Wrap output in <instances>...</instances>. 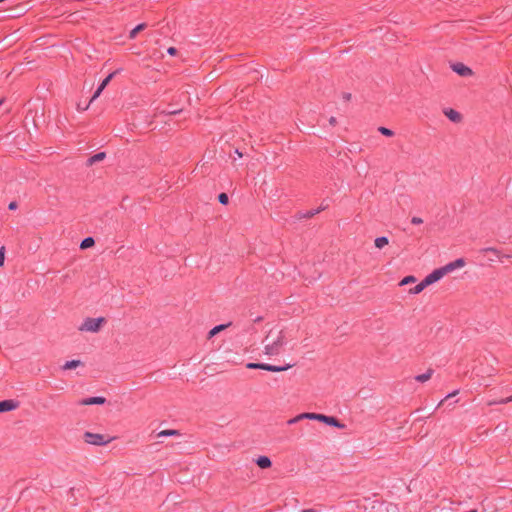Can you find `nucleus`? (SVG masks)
Returning <instances> with one entry per match:
<instances>
[{
	"label": "nucleus",
	"mask_w": 512,
	"mask_h": 512,
	"mask_svg": "<svg viewBox=\"0 0 512 512\" xmlns=\"http://www.w3.org/2000/svg\"><path fill=\"white\" fill-rule=\"evenodd\" d=\"M264 342L266 343L264 346L266 355L276 356L280 354L281 349L286 344L284 331L279 330L274 333L273 330H270L265 337Z\"/></svg>",
	"instance_id": "nucleus-1"
},
{
	"label": "nucleus",
	"mask_w": 512,
	"mask_h": 512,
	"mask_svg": "<svg viewBox=\"0 0 512 512\" xmlns=\"http://www.w3.org/2000/svg\"><path fill=\"white\" fill-rule=\"evenodd\" d=\"M302 417H305L306 419L310 420H317L319 422H323L326 425L333 426L339 429H344L346 426L345 424L341 423L336 417L334 416H328L324 414L319 413H302Z\"/></svg>",
	"instance_id": "nucleus-2"
},
{
	"label": "nucleus",
	"mask_w": 512,
	"mask_h": 512,
	"mask_svg": "<svg viewBox=\"0 0 512 512\" xmlns=\"http://www.w3.org/2000/svg\"><path fill=\"white\" fill-rule=\"evenodd\" d=\"M106 322L104 317L98 318H86L84 322L79 327L80 331H88V332H98L103 323Z\"/></svg>",
	"instance_id": "nucleus-3"
},
{
	"label": "nucleus",
	"mask_w": 512,
	"mask_h": 512,
	"mask_svg": "<svg viewBox=\"0 0 512 512\" xmlns=\"http://www.w3.org/2000/svg\"><path fill=\"white\" fill-rule=\"evenodd\" d=\"M84 440L88 444L97 445V446L105 445L109 442V440L105 439V436L103 434L91 433V432H85Z\"/></svg>",
	"instance_id": "nucleus-4"
},
{
	"label": "nucleus",
	"mask_w": 512,
	"mask_h": 512,
	"mask_svg": "<svg viewBox=\"0 0 512 512\" xmlns=\"http://www.w3.org/2000/svg\"><path fill=\"white\" fill-rule=\"evenodd\" d=\"M445 275H446V273L442 267L437 268L424 278V283L429 286V285L439 281Z\"/></svg>",
	"instance_id": "nucleus-5"
},
{
	"label": "nucleus",
	"mask_w": 512,
	"mask_h": 512,
	"mask_svg": "<svg viewBox=\"0 0 512 512\" xmlns=\"http://www.w3.org/2000/svg\"><path fill=\"white\" fill-rule=\"evenodd\" d=\"M444 115L453 123V124H461L462 123V115L458 111L452 108H445L443 110Z\"/></svg>",
	"instance_id": "nucleus-6"
},
{
	"label": "nucleus",
	"mask_w": 512,
	"mask_h": 512,
	"mask_svg": "<svg viewBox=\"0 0 512 512\" xmlns=\"http://www.w3.org/2000/svg\"><path fill=\"white\" fill-rule=\"evenodd\" d=\"M116 74V72H113L111 74H109L102 82L101 84L99 85V87L97 88V90L95 91L94 95L92 96V98L90 99L89 101V104H91L92 102H94L102 93V91L105 89V87L109 84V82L112 80V78L114 77V75Z\"/></svg>",
	"instance_id": "nucleus-7"
},
{
	"label": "nucleus",
	"mask_w": 512,
	"mask_h": 512,
	"mask_svg": "<svg viewBox=\"0 0 512 512\" xmlns=\"http://www.w3.org/2000/svg\"><path fill=\"white\" fill-rule=\"evenodd\" d=\"M19 402L13 399L0 401V413L9 412L18 408Z\"/></svg>",
	"instance_id": "nucleus-8"
},
{
	"label": "nucleus",
	"mask_w": 512,
	"mask_h": 512,
	"mask_svg": "<svg viewBox=\"0 0 512 512\" xmlns=\"http://www.w3.org/2000/svg\"><path fill=\"white\" fill-rule=\"evenodd\" d=\"M465 266V260L463 258H458L448 264H446L445 266H443V270L445 271L446 274L458 269V268H462Z\"/></svg>",
	"instance_id": "nucleus-9"
},
{
	"label": "nucleus",
	"mask_w": 512,
	"mask_h": 512,
	"mask_svg": "<svg viewBox=\"0 0 512 512\" xmlns=\"http://www.w3.org/2000/svg\"><path fill=\"white\" fill-rule=\"evenodd\" d=\"M452 69L454 72H456L458 75L462 76V77H469L473 74L472 70L462 64V63H456L452 66Z\"/></svg>",
	"instance_id": "nucleus-10"
},
{
	"label": "nucleus",
	"mask_w": 512,
	"mask_h": 512,
	"mask_svg": "<svg viewBox=\"0 0 512 512\" xmlns=\"http://www.w3.org/2000/svg\"><path fill=\"white\" fill-rule=\"evenodd\" d=\"M261 366H262L261 370H266V371H269V372H282V371H286V370L290 369L294 365L293 364H286L284 366H277V365L261 363Z\"/></svg>",
	"instance_id": "nucleus-11"
},
{
	"label": "nucleus",
	"mask_w": 512,
	"mask_h": 512,
	"mask_svg": "<svg viewBox=\"0 0 512 512\" xmlns=\"http://www.w3.org/2000/svg\"><path fill=\"white\" fill-rule=\"evenodd\" d=\"M106 403V398L102 396H94L82 399L80 405H103Z\"/></svg>",
	"instance_id": "nucleus-12"
},
{
	"label": "nucleus",
	"mask_w": 512,
	"mask_h": 512,
	"mask_svg": "<svg viewBox=\"0 0 512 512\" xmlns=\"http://www.w3.org/2000/svg\"><path fill=\"white\" fill-rule=\"evenodd\" d=\"M255 463L261 469H268L272 466V461L268 456H259Z\"/></svg>",
	"instance_id": "nucleus-13"
},
{
	"label": "nucleus",
	"mask_w": 512,
	"mask_h": 512,
	"mask_svg": "<svg viewBox=\"0 0 512 512\" xmlns=\"http://www.w3.org/2000/svg\"><path fill=\"white\" fill-rule=\"evenodd\" d=\"M232 325V322H228L226 324H220V325H216L215 327H213L209 332H208V336L207 338L208 339H211L213 338L216 334H218L219 332L225 330L226 328L230 327Z\"/></svg>",
	"instance_id": "nucleus-14"
},
{
	"label": "nucleus",
	"mask_w": 512,
	"mask_h": 512,
	"mask_svg": "<svg viewBox=\"0 0 512 512\" xmlns=\"http://www.w3.org/2000/svg\"><path fill=\"white\" fill-rule=\"evenodd\" d=\"M324 209V207H319L317 209H311V210H308L306 212H298L297 213V218L298 219H303V218H312L313 216H315L316 214H318L320 211H322Z\"/></svg>",
	"instance_id": "nucleus-15"
},
{
	"label": "nucleus",
	"mask_w": 512,
	"mask_h": 512,
	"mask_svg": "<svg viewBox=\"0 0 512 512\" xmlns=\"http://www.w3.org/2000/svg\"><path fill=\"white\" fill-rule=\"evenodd\" d=\"M105 157H106L105 152H98L95 155L88 158L87 165L91 166L99 161H102L103 159H105Z\"/></svg>",
	"instance_id": "nucleus-16"
},
{
	"label": "nucleus",
	"mask_w": 512,
	"mask_h": 512,
	"mask_svg": "<svg viewBox=\"0 0 512 512\" xmlns=\"http://www.w3.org/2000/svg\"><path fill=\"white\" fill-rule=\"evenodd\" d=\"M433 373H434L433 369H428L425 373L417 375L415 377V380L418 381V382L424 383V382L428 381L431 378Z\"/></svg>",
	"instance_id": "nucleus-17"
},
{
	"label": "nucleus",
	"mask_w": 512,
	"mask_h": 512,
	"mask_svg": "<svg viewBox=\"0 0 512 512\" xmlns=\"http://www.w3.org/2000/svg\"><path fill=\"white\" fill-rule=\"evenodd\" d=\"M95 244V240L93 237H86L84 238L81 243H80V249H87V248H90L92 246H94Z\"/></svg>",
	"instance_id": "nucleus-18"
},
{
	"label": "nucleus",
	"mask_w": 512,
	"mask_h": 512,
	"mask_svg": "<svg viewBox=\"0 0 512 512\" xmlns=\"http://www.w3.org/2000/svg\"><path fill=\"white\" fill-rule=\"evenodd\" d=\"M389 240L385 236L377 237L374 241L375 247L378 249H382L386 245H388Z\"/></svg>",
	"instance_id": "nucleus-19"
},
{
	"label": "nucleus",
	"mask_w": 512,
	"mask_h": 512,
	"mask_svg": "<svg viewBox=\"0 0 512 512\" xmlns=\"http://www.w3.org/2000/svg\"><path fill=\"white\" fill-rule=\"evenodd\" d=\"M82 365V362L80 360H70V361H67L62 369L63 370H70V369H74L78 366Z\"/></svg>",
	"instance_id": "nucleus-20"
},
{
	"label": "nucleus",
	"mask_w": 512,
	"mask_h": 512,
	"mask_svg": "<svg viewBox=\"0 0 512 512\" xmlns=\"http://www.w3.org/2000/svg\"><path fill=\"white\" fill-rule=\"evenodd\" d=\"M174 435H180V432L178 430H174V429H167V430H162L158 433V437H166V436H174Z\"/></svg>",
	"instance_id": "nucleus-21"
},
{
	"label": "nucleus",
	"mask_w": 512,
	"mask_h": 512,
	"mask_svg": "<svg viewBox=\"0 0 512 512\" xmlns=\"http://www.w3.org/2000/svg\"><path fill=\"white\" fill-rule=\"evenodd\" d=\"M426 287H428L427 284L424 283V279L418 283L414 288H412L410 290L411 293L413 294H419L420 292H422Z\"/></svg>",
	"instance_id": "nucleus-22"
},
{
	"label": "nucleus",
	"mask_w": 512,
	"mask_h": 512,
	"mask_svg": "<svg viewBox=\"0 0 512 512\" xmlns=\"http://www.w3.org/2000/svg\"><path fill=\"white\" fill-rule=\"evenodd\" d=\"M146 25L144 23L137 25L131 32H130V38L133 39L136 37V35L144 30Z\"/></svg>",
	"instance_id": "nucleus-23"
},
{
	"label": "nucleus",
	"mask_w": 512,
	"mask_h": 512,
	"mask_svg": "<svg viewBox=\"0 0 512 512\" xmlns=\"http://www.w3.org/2000/svg\"><path fill=\"white\" fill-rule=\"evenodd\" d=\"M218 201L223 204V205H227L229 203V197L226 193L222 192L218 195L217 197Z\"/></svg>",
	"instance_id": "nucleus-24"
},
{
	"label": "nucleus",
	"mask_w": 512,
	"mask_h": 512,
	"mask_svg": "<svg viewBox=\"0 0 512 512\" xmlns=\"http://www.w3.org/2000/svg\"><path fill=\"white\" fill-rule=\"evenodd\" d=\"M415 281H416L415 277H414V276H412V275H409V276L404 277V278L400 281L399 285H400V286H404V285H407V284L412 283V282H415Z\"/></svg>",
	"instance_id": "nucleus-25"
},
{
	"label": "nucleus",
	"mask_w": 512,
	"mask_h": 512,
	"mask_svg": "<svg viewBox=\"0 0 512 512\" xmlns=\"http://www.w3.org/2000/svg\"><path fill=\"white\" fill-rule=\"evenodd\" d=\"M481 251L482 252H492L493 254L496 255V257H499V255H500V252L496 248H493V247L483 248Z\"/></svg>",
	"instance_id": "nucleus-26"
},
{
	"label": "nucleus",
	"mask_w": 512,
	"mask_h": 512,
	"mask_svg": "<svg viewBox=\"0 0 512 512\" xmlns=\"http://www.w3.org/2000/svg\"><path fill=\"white\" fill-rule=\"evenodd\" d=\"M246 367L248 369H261L262 368L261 363H254V362L247 363Z\"/></svg>",
	"instance_id": "nucleus-27"
},
{
	"label": "nucleus",
	"mask_w": 512,
	"mask_h": 512,
	"mask_svg": "<svg viewBox=\"0 0 512 512\" xmlns=\"http://www.w3.org/2000/svg\"><path fill=\"white\" fill-rule=\"evenodd\" d=\"M509 402H512V396L507 397V398H502L498 401L493 402V404H507Z\"/></svg>",
	"instance_id": "nucleus-28"
},
{
	"label": "nucleus",
	"mask_w": 512,
	"mask_h": 512,
	"mask_svg": "<svg viewBox=\"0 0 512 512\" xmlns=\"http://www.w3.org/2000/svg\"><path fill=\"white\" fill-rule=\"evenodd\" d=\"M382 135L386 137H393L395 135L394 130H378Z\"/></svg>",
	"instance_id": "nucleus-29"
},
{
	"label": "nucleus",
	"mask_w": 512,
	"mask_h": 512,
	"mask_svg": "<svg viewBox=\"0 0 512 512\" xmlns=\"http://www.w3.org/2000/svg\"><path fill=\"white\" fill-rule=\"evenodd\" d=\"M5 261V247L0 248V267L4 265Z\"/></svg>",
	"instance_id": "nucleus-30"
},
{
	"label": "nucleus",
	"mask_w": 512,
	"mask_h": 512,
	"mask_svg": "<svg viewBox=\"0 0 512 512\" xmlns=\"http://www.w3.org/2000/svg\"><path fill=\"white\" fill-rule=\"evenodd\" d=\"M411 223L413 225H420V224L423 223V219L420 218V217L414 216V217L411 218Z\"/></svg>",
	"instance_id": "nucleus-31"
},
{
	"label": "nucleus",
	"mask_w": 512,
	"mask_h": 512,
	"mask_svg": "<svg viewBox=\"0 0 512 512\" xmlns=\"http://www.w3.org/2000/svg\"><path fill=\"white\" fill-rule=\"evenodd\" d=\"M302 419H306V418H305V417H302V414H300V415H298V416H296V417H294V418L290 419V420L288 421V424H289V425L294 424V423H296V422H298V421H300V420H302Z\"/></svg>",
	"instance_id": "nucleus-32"
},
{
	"label": "nucleus",
	"mask_w": 512,
	"mask_h": 512,
	"mask_svg": "<svg viewBox=\"0 0 512 512\" xmlns=\"http://www.w3.org/2000/svg\"><path fill=\"white\" fill-rule=\"evenodd\" d=\"M329 124H330L331 126H335V125H340L341 123L337 120V118H336V117H331V118L329 119Z\"/></svg>",
	"instance_id": "nucleus-33"
},
{
	"label": "nucleus",
	"mask_w": 512,
	"mask_h": 512,
	"mask_svg": "<svg viewBox=\"0 0 512 512\" xmlns=\"http://www.w3.org/2000/svg\"><path fill=\"white\" fill-rule=\"evenodd\" d=\"M17 207H18V204H17V202H16V201H12V202H10V203H9V205H8V209H9V210H15V209H17Z\"/></svg>",
	"instance_id": "nucleus-34"
},
{
	"label": "nucleus",
	"mask_w": 512,
	"mask_h": 512,
	"mask_svg": "<svg viewBox=\"0 0 512 512\" xmlns=\"http://www.w3.org/2000/svg\"><path fill=\"white\" fill-rule=\"evenodd\" d=\"M457 393H458V391H454V392H452V393L448 394V395L445 397V399H444V400H442V401L440 402V404H439V405H441L444 401H447L448 399H450V398L454 397Z\"/></svg>",
	"instance_id": "nucleus-35"
},
{
	"label": "nucleus",
	"mask_w": 512,
	"mask_h": 512,
	"mask_svg": "<svg viewBox=\"0 0 512 512\" xmlns=\"http://www.w3.org/2000/svg\"><path fill=\"white\" fill-rule=\"evenodd\" d=\"M342 98L345 102L350 101L351 94L350 93H343Z\"/></svg>",
	"instance_id": "nucleus-36"
},
{
	"label": "nucleus",
	"mask_w": 512,
	"mask_h": 512,
	"mask_svg": "<svg viewBox=\"0 0 512 512\" xmlns=\"http://www.w3.org/2000/svg\"><path fill=\"white\" fill-rule=\"evenodd\" d=\"M167 52H168L170 55L174 56V55L177 53V50H176V48H174V47H170V48L167 50Z\"/></svg>",
	"instance_id": "nucleus-37"
},
{
	"label": "nucleus",
	"mask_w": 512,
	"mask_h": 512,
	"mask_svg": "<svg viewBox=\"0 0 512 512\" xmlns=\"http://www.w3.org/2000/svg\"><path fill=\"white\" fill-rule=\"evenodd\" d=\"M302 512H316L314 509H304Z\"/></svg>",
	"instance_id": "nucleus-38"
},
{
	"label": "nucleus",
	"mask_w": 512,
	"mask_h": 512,
	"mask_svg": "<svg viewBox=\"0 0 512 512\" xmlns=\"http://www.w3.org/2000/svg\"><path fill=\"white\" fill-rule=\"evenodd\" d=\"M261 320H262V317H257V318L255 319V322H259V321H261Z\"/></svg>",
	"instance_id": "nucleus-39"
},
{
	"label": "nucleus",
	"mask_w": 512,
	"mask_h": 512,
	"mask_svg": "<svg viewBox=\"0 0 512 512\" xmlns=\"http://www.w3.org/2000/svg\"><path fill=\"white\" fill-rule=\"evenodd\" d=\"M88 106H89V104H87V105H86L85 107H83L82 109H83V110H87Z\"/></svg>",
	"instance_id": "nucleus-40"
},
{
	"label": "nucleus",
	"mask_w": 512,
	"mask_h": 512,
	"mask_svg": "<svg viewBox=\"0 0 512 512\" xmlns=\"http://www.w3.org/2000/svg\"><path fill=\"white\" fill-rule=\"evenodd\" d=\"M2 102H3V99H0V105L2 104Z\"/></svg>",
	"instance_id": "nucleus-41"
},
{
	"label": "nucleus",
	"mask_w": 512,
	"mask_h": 512,
	"mask_svg": "<svg viewBox=\"0 0 512 512\" xmlns=\"http://www.w3.org/2000/svg\"><path fill=\"white\" fill-rule=\"evenodd\" d=\"M4 0H0V2H3Z\"/></svg>",
	"instance_id": "nucleus-42"
}]
</instances>
